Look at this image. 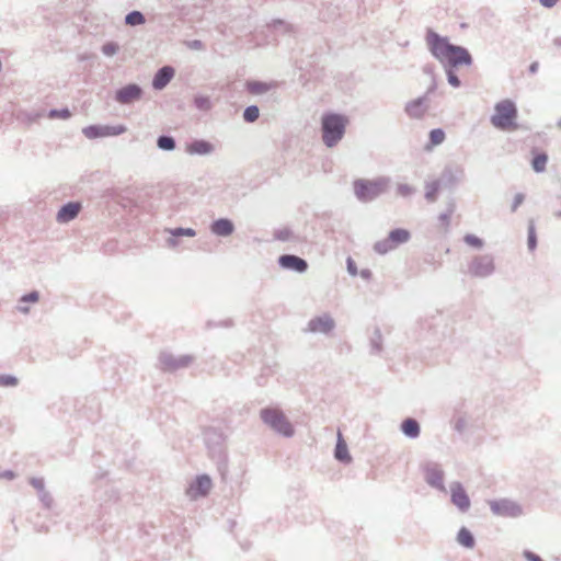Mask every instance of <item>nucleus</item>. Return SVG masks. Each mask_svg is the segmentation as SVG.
<instances>
[{
    "label": "nucleus",
    "instance_id": "f257e3e1",
    "mask_svg": "<svg viewBox=\"0 0 561 561\" xmlns=\"http://www.w3.org/2000/svg\"><path fill=\"white\" fill-rule=\"evenodd\" d=\"M426 42L431 53L443 64H447L450 67H458L470 65L472 61L467 49L449 44L446 38L440 37L434 32L427 33Z\"/></svg>",
    "mask_w": 561,
    "mask_h": 561
},
{
    "label": "nucleus",
    "instance_id": "473e14b6",
    "mask_svg": "<svg viewBox=\"0 0 561 561\" xmlns=\"http://www.w3.org/2000/svg\"><path fill=\"white\" fill-rule=\"evenodd\" d=\"M18 383V380L15 377L12 376H0V386L8 387V386H15Z\"/></svg>",
    "mask_w": 561,
    "mask_h": 561
},
{
    "label": "nucleus",
    "instance_id": "39448f33",
    "mask_svg": "<svg viewBox=\"0 0 561 561\" xmlns=\"http://www.w3.org/2000/svg\"><path fill=\"white\" fill-rule=\"evenodd\" d=\"M387 187V180H357L354 182V192L358 199L368 202L380 195Z\"/></svg>",
    "mask_w": 561,
    "mask_h": 561
},
{
    "label": "nucleus",
    "instance_id": "4c0bfd02",
    "mask_svg": "<svg viewBox=\"0 0 561 561\" xmlns=\"http://www.w3.org/2000/svg\"><path fill=\"white\" fill-rule=\"evenodd\" d=\"M23 300L24 301L36 302L38 300V294L37 293H31V294L24 296Z\"/></svg>",
    "mask_w": 561,
    "mask_h": 561
},
{
    "label": "nucleus",
    "instance_id": "e433bc0d",
    "mask_svg": "<svg viewBox=\"0 0 561 561\" xmlns=\"http://www.w3.org/2000/svg\"><path fill=\"white\" fill-rule=\"evenodd\" d=\"M466 242L468 244L473 245V247H481L482 245V241L478 237H474V236H467L466 237Z\"/></svg>",
    "mask_w": 561,
    "mask_h": 561
},
{
    "label": "nucleus",
    "instance_id": "58836bf2",
    "mask_svg": "<svg viewBox=\"0 0 561 561\" xmlns=\"http://www.w3.org/2000/svg\"><path fill=\"white\" fill-rule=\"evenodd\" d=\"M540 3L546 8H551L556 4L558 0H539Z\"/></svg>",
    "mask_w": 561,
    "mask_h": 561
},
{
    "label": "nucleus",
    "instance_id": "4468645a",
    "mask_svg": "<svg viewBox=\"0 0 561 561\" xmlns=\"http://www.w3.org/2000/svg\"><path fill=\"white\" fill-rule=\"evenodd\" d=\"M333 327H334V322L328 316L314 318L308 324V328L311 332H322V333L330 332L333 329Z\"/></svg>",
    "mask_w": 561,
    "mask_h": 561
},
{
    "label": "nucleus",
    "instance_id": "5701e85b",
    "mask_svg": "<svg viewBox=\"0 0 561 561\" xmlns=\"http://www.w3.org/2000/svg\"><path fill=\"white\" fill-rule=\"evenodd\" d=\"M445 140V133L440 128L433 129L430 133V145L427 149H432L435 146L440 145Z\"/></svg>",
    "mask_w": 561,
    "mask_h": 561
},
{
    "label": "nucleus",
    "instance_id": "ea45409f",
    "mask_svg": "<svg viewBox=\"0 0 561 561\" xmlns=\"http://www.w3.org/2000/svg\"><path fill=\"white\" fill-rule=\"evenodd\" d=\"M439 220L442 221V226H443L444 228H447V226H448V221H449V215H442V216L439 217Z\"/></svg>",
    "mask_w": 561,
    "mask_h": 561
},
{
    "label": "nucleus",
    "instance_id": "412c9836",
    "mask_svg": "<svg viewBox=\"0 0 561 561\" xmlns=\"http://www.w3.org/2000/svg\"><path fill=\"white\" fill-rule=\"evenodd\" d=\"M457 540L466 548H472L474 546V538L472 534L465 527L459 530Z\"/></svg>",
    "mask_w": 561,
    "mask_h": 561
},
{
    "label": "nucleus",
    "instance_id": "f8f14e48",
    "mask_svg": "<svg viewBox=\"0 0 561 561\" xmlns=\"http://www.w3.org/2000/svg\"><path fill=\"white\" fill-rule=\"evenodd\" d=\"M428 105L425 98H419L416 100L411 101L405 111L408 115L412 118H421L427 112Z\"/></svg>",
    "mask_w": 561,
    "mask_h": 561
},
{
    "label": "nucleus",
    "instance_id": "37998d69",
    "mask_svg": "<svg viewBox=\"0 0 561 561\" xmlns=\"http://www.w3.org/2000/svg\"><path fill=\"white\" fill-rule=\"evenodd\" d=\"M195 47H199L201 46V43L199 42H195Z\"/></svg>",
    "mask_w": 561,
    "mask_h": 561
},
{
    "label": "nucleus",
    "instance_id": "c9c22d12",
    "mask_svg": "<svg viewBox=\"0 0 561 561\" xmlns=\"http://www.w3.org/2000/svg\"><path fill=\"white\" fill-rule=\"evenodd\" d=\"M447 75H448V82L453 87L457 88L460 85V81H459L458 77L451 70H449Z\"/></svg>",
    "mask_w": 561,
    "mask_h": 561
},
{
    "label": "nucleus",
    "instance_id": "a19ab883",
    "mask_svg": "<svg viewBox=\"0 0 561 561\" xmlns=\"http://www.w3.org/2000/svg\"><path fill=\"white\" fill-rule=\"evenodd\" d=\"M399 192L402 194V195H408L410 193V188L408 186H400L399 187Z\"/></svg>",
    "mask_w": 561,
    "mask_h": 561
},
{
    "label": "nucleus",
    "instance_id": "7ed1b4c3",
    "mask_svg": "<svg viewBox=\"0 0 561 561\" xmlns=\"http://www.w3.org/2000/svg\"><path fill=\"white\" fill-rule=\"evenodd\" d=\"M517 110L515 104L510 100H503L495 105V113L491 117L493 126L500 129H516L515 123Z\"/></svg>",
    "mask_w": 561,
    "mask_h": 561
},
{
    "label": "nucleus",
    "instance_id": "0eeeda50",
    "mask_svg": "<svg viewBox=\"0 0 561 561\" xmlns=\"http://www.w3.org/2000/svg\"><path fill=\"white\" fill-rule=\"evenodd\" d=\"M493 514L502 517H517L522 514V508L515 502L510 500H496L489 503Z\"/></svg>",
    "mask_w": 561,
    "mask_h": 561
},
{
    "label": "nucleus",
    "instance_id": "c85d7f7f",
    "mask_svg": "<svg viewBox=\"0 0 561 561\" xmlns=\"http://www.w3.org/2000/svg\"><path fill=\"white\" fill-rule=\"evenodd\" d=\"M158 146L163 150H172L175 144L171 137L162 136L158 139Z\"/></svg>",
    "mask_w": 561,
    "mask_h": 561
},
{
    "label": "nucleus",
    "instance_id": "79ce46f5",
    "mask_svg": "<svg viewBox=\"0 0 561 561\" xmlns=\"http://www.w3.org/2000/svg\"><path fill=\"white\" fill-rule=\"evenodd\" d=\"M527 557L529 558L530 561H542L538 556L531 553H527Z\"/></svg>",
    "mask_w": 561,
    "mask_h": 561
},
{
    "label": "nucleus",
    "instance_id": "f03ea898",
    "mask_svg": "<svg viewBox=\"0 0 561 561\" xmlns=\"http://www.w3.org/2000/svg\"><path fill=\"white\" fill-rule=\"evenodd\" d=\"M322 139L328 147L335 146L344 136L348 119L340 114H325L322 116Z\"/></svg>",
    "mask_w": 561,
    "mask_h": 561
},
{
    "label": "nucleus",
    "instance_id": "aec40b11",
    "mask_svg": "<svg viewBox=\"0 0 561 561\" xmlns=\"http://www.w3.org/2000/svg\"><path fill=\"white\" fill-rule=\"evenodd\" d=\"M335 457L341 461L351 460L346 443L343 440L341 433H339V438L335 448Z\"/></svg>",
    "mask_w": 561,
    "mask_h": 561
},
{
    "label": "nucleus",
    "instance_id": "9d476101",
    "mask_svg": "<svg viewBox=\"0 0 561 561\" xmlns=\"http://www.w3.org/2000/svg\"><path fill=\"white\" fill-rule=\"evenodd\" d=\"M451 502L462 512L470 507V500L466 491L459 483H455L450 488Z\"/></svg>",
    "mask_w": 561,
    "mask_h": 561
},
{
    "label": "nucleus",
    "instance_id": "9b49d317",
    "mask_svg": "<svg viewBox=\"0 0 561 561\" xmlns=\"http://www.w3.org/2000/svg\"><path fill=\"white\" fill-rule=\"evenodd\" d=\"M278 262L282 267L297 272H305L308 267L307 262L296 255H282Z\"/></svg>",
    "mask_w": 561,
    "mask_h": 561
},
{
    "label": "nucleus",
    "instance_id": "b1692460",
    "mask_svg": "<svg viewBox=\"0 0 561 561\" xmlns=\"http://www.w3.org/2000/svg\"><path fill=\"white\" fill-rule=\"evenodd\" d=\"M126 24L135 26L145 23V18L139 11H133L126 15Z\"/></svg>",
    "mask_w": 561,
    "mask_h": 561
},
{
    "label": "nucleus",
    "instance_id": "2eb2a0df",
    "mask_svg": "<svg viewBox=\"0 0 561 561\" xmlns=\"http://www.w3.org/2000/svg\"><path fill=\"white\" fill-rule=\"evenodd\" d=\"M140 96V89L130 84L117 91L116 99L121 103H129Z\"/></svg>",
    "mask_w": 561,
    "mask_h": 561
},
{
    "label": "nucleus",
    "instance_id": "cd10ccee",
    "mask_svg": "<svg viewBox=\"0 0 561 561\" xmlns=\"http://www.w3.org/2000/svg\"><path fill=\"white\" fill-rule=\"evenodd\" d=\"M537 245V237H536V230L533 222L529 224L528 227V248L529 250H535Z\"/></svg>",
    "mask_w": 561,
    "mask_h": 561
},
{
    "label": "nucleus",
    "instance_id": "f704fd0d",
    "mask_svg": "<svg viewBox=\"0 0 561 561\" xmlns=\"http://www.w3.org/2000/svg\"><path fill=\"white\" fill-rule=\"evenodd\" d=\"M525 199V196L524 194L522 193H517L515 196H514V199H513V203H512V211H515L524 202Z\"/></svg>",
    "mask_w": 561,
    "mask_h": 561
},
{
    "label": "nucleus",
    "instance_id": "f3484780",
    "mask_svg": "<svg viewBox=\"0 0 561 561\" xmlns=\"http://www.w3.org/2000/svg\"><path fill=\"white\" fill-rule=\"evenodd\" d=\"M174 75V70L171 67H163L158 71L153 79V87L156 89L164 88L169 81L172 79Z\"/></svg>",
    "mask_w": 561,
    "mask_h": 561
},
{
    "label": "nucleus",
    "instance_id": "bb28decb",
    "mask_svg": "<svg viewBox=\"0 0 561 561\" xmlns=\"http://www.w3.org/2000/svg\"><path fill=\"white\" fill-rule=\"evenodd\" d=\"M243 116L247 122L252 123L259 117V108L254 105L249 106L245 108Z\"/></svg>",
    "mask_w": 561,
    "mask_h": 561
},
{
    "label": "nucleus",
    "instance_id": "2f4dec72",
    "mask_svg": "<svg viewBox=\"0 0 561 561\" xmlns=\"http://www.w3.org/2000/svg\"><path fill=\"white\" fill-rule=\"evenodd\" d=\"M70 112L69 110L65 108V110H61V111H57V110H53L49 112L48 114V117L49 118H62V119H67L70 117Z\"/></svg>",
    "mask_w": 561,
    "mask_h": 561
},
{
    "label": "nucleus",
    "instance_id": "a18cd8bd",
    "mask_svg": "<svg viewBox=\"0 0 561 561\" xmlns=\"http://www.w3.org/2000/svg\"><path fill=\"white\" fill-rule=\"evenodd\" d=\"M558 126L561 128V121L558 123Z\"/></svg>",
    "mask_w": 561,
    "mask_h": 561
},
{
    "label": "nucleus",
    "instance_id": "20e7f679",
    "mask_svg": "<svg viewBox=\"0 0 561 561\" xmlns=\"http://www.w3.org/2000/svg\"><path fill=\"white\" fill-rule=\"evenodd\" d=\"M260 415L262 421L275 432L287 437L294 434L293 425L290 424L284 412L278 408L263 409Z\"/></svg>",
    "mask_w": 561,
    "mask_h": 561
},
{
    "label": "nucleus",
    "instance_id": "dca6fc26",
    "mask_svg": "<svg viewBox=\"0 0 561 561\" xmlns=\"http://www.w3.org/2000/svg\"><path fill=\"white\" fill-rule=\"evenodd\" d=\"M425 479L434 488L444 489V474L437 467H428L425 470Z\"/></svg>",
    "mask_w": 561,
    "mask_h": 561
},
{
    "label": "nucleus",
    "instance_id": "c03bdc74",
    "mask_svg": "<svg viewBox=\"0 0 561 561\" xmlns=\"http://www.w3.org/2000/svg\"><path fill=\"white\" fill-rule=\"evenodd\" d=\"M170 244L174 245L175 244V241L174 240H170L169 241Z\"/></svg>",
    "mask_w": 561,
    "mask_h": 561
},
{
    "label": "nucleus",
    "instance_id": "6e6552de",
    "mask_svg": "<svg viewBox=\"0 0 561 561\" xmlns=\"http://www.w3.org/2000/svg\"><path fill=\"white\" fill-rule=\"evenodd\" d=\"M124 131V126H89L83 129V134L88 138L115 136Z\"/></svg>",
    "mask_w": 561,
    "mask_h": 561
},
{
    "label": "nucleus",
    "instance_id": "7c9ffc66",
    "mask_svg": "<svg viewBox=\"0 0 561 561\" xmlns=\"http://www.w3.org/2000/svg\"><path fill=\"white\" fill-rule=\"evenodd\" d=\"M169 232L174 236V237H180V236H187V237H194L196 233H195V230L191 229V228H186V229H183V228H178V229H172V230H169Z\"/></svg>",
    "mask_w": 561,
    "mask_h": 561
},
{
    "label": "nucleus",
    "instance_id": "72a5a7b5",
    "mask_svg": "<svg viewBox=\"0 0 561 561\" xmlns=\"http://www.w3.org/2000/svg\"><path fill=\"white\" fill-rule=\"evenodd\" d=\"M118 49V46L115 43H106L103 45L102 50L107 56H113Z\"/></svg>",
    "mask_w": 561,
    "mask_h": 561
},
{
    "label": "nucleus",
    "instance_id": "6ab92c4d",
    "mask_svg": "<svg viewBox=\"0 0 561 561\" xmlns=\"http://www.w3.org/2000/svg\"><path fill=\"white\" fill-rule=\"evenodd\" d=\"M402 432L410 437H416L420 434L419 423L413 419H407L401 425Z\"/></svg>",
    "mask_w": 561,
    "mask_h": 561
},
{
    "label": "nucleus",
    "instance_id": "393cba45",
    "mask_svg": "<svg viewBox=\"0 0 561 561\" xmlns=\"http://www.w3.org/2000/svg\"><path fill=\"white\" fill-rule=\"evenodd\" d=\"M548 157L545 153L537 154L533 159V168L536 172H542L546 169Z\"/></svg>",
    "mask_w": 561,
    "mask_h": 561
},
{
    "label": "nucleus",
    "instance_id": "c756f323",
    "mask_svg": "<svg viewBox=\"0 0 561 561\" xmlns=\"http://www.w3.org/2000/svg\"><path fill=\"white\" fill-rule=\"evenodd\" d=\"M248 89L251 93L259 94L267 90V85L262 82H249Z\"/></svg>",
    "mask_w": 561,
    "mask_h": 561
},
{
    "label": "nucleus",
    "instance_id": "4be33fe9",
    "mask_svg": "<svg viewBox=\"0 0 561 561\" xmlns=\"http://www.w3.org/2000/svg\"><path fill=\"white\" fill-rule=\"evenodd\" d=\"M213 150V146L207 141H195L188 147L191 153L206 154Z\"/></svg>",
    "mask_w": 561,
    "mask_h": 561
},
{
    "label": "nucleus",
    "instance_id": "1a4fd4ad",
    "mask_svg": "<svg viewBox=\"0 0 561 561\" xmlns=\"http://www.w3.org/2000/svg\"><path fill=\"white\" fill-rule=\"evenodd\" d=\"M211 489V480L207 476H201L196 479L195 483L187 490L188 496L197 499L205 496Z\"/></svg>",
    "mask_w": 561,
    "mask_h": 561
},
{
    "label": "nucleus",
    "instance_id": "a878e982",
    "mask_svg": "<svg viewBox=\"0 0 561 561\" xmlns=\"http://www.w3.org/2000/svg\"><path fill=\"white\" fill-rule=\"evenodd\" d=\"M439 182L433 181L426 185L425 196L430 202H433L436 197L437 192L439 191Z\"/></svg>",
    "mask_w": 561,
    "mask_h": 561
},
{
    "label": "nucleus",
    "instance_id": "ddd939ff",
    "mask_svg": "<svg viewBox=\"0 0 561 561\" xmlns=\"http://www.w3.org/2000/svg\"><path fill=\"white\" fill-rule=\"evenodd\" d=\"M81 210V204L80 203H68L67 205L62 206L58 214H57V220L59 222H68L77 217L79 211Z\"/></svg>",
    "mask_w": 561,
    "mask_h": 561
},
{
    "label": "nucleus",
    "instance_id": "a211bd4d",
    "mask_svg": "<svg viewBox=\"0 0 561 561\" xmlns=\"http://www.w3.org/2000/svg\"><path fill=\"white\" fill-rule=\"evenodd\" d=\"M211 231L217 236H229L233 231V225L228 219H218L211 225Z\"/></svg>",
    "mask_w": 561,
    "mask_h": 561
},
{
    "label": "nucleus",
    "instance_id": "423d86ee",
    "mask_svg": "<svg viewBox=\"0 0 561 561\" xmlns=\"http://www.w3.org/2000/svg\"><path fill=\"white\" fill-rule=\"evenodd\" d=\"M410 232L405 229H394L389 233V238L376 243L375 249L379 253H386L387 251L396 248L397 245L404 243L409 240Z\"/></svg>",
    "mask_w": 561,
    "mask_h": 561
}]
</instances>
